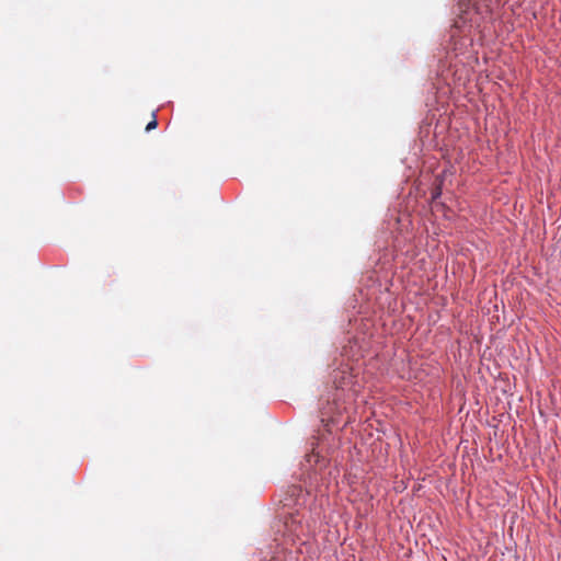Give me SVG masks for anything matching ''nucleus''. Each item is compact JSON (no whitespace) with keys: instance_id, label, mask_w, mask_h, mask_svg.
<instances>
[{"instance_id":"f257e3e1","label":"nucleus","mask_w":561,"mask_h":561,"mask_svg":"<svg viewBox=\"0 0 561 561\" xmlns=\"http://www.w3.org/2000/svg\"><path fill=\"white\" fill-rule=\"evenodd\" d=\"M353 375L346 369H337L334 371L333 382L337 389L351 385Z\"/></svg>"},{"instance_id":"f03ea898","label":"nucleus","mask_w":561,"mask_h":561,"mask_svg":"<svg viewBox=\"0 0 561 561\" xmlns=\"http://www.w3.org/2000/svg\"><path fill=\"white\" fill-rule=\"evenodd\" d=\"M158 126L156 114H152V119L147 124L146 131H150Z\"/></svg>"},{"instance_id":"7ed1b4c3","label":"nucleus","mask_w":561,"mask_h":561,"mask_svg":"<svg viewBox=\"0 0 561 561\" xmlns=\"http://www.w3.org/2000/svg\"><path fill=\"white\" fill-rule=\"evenodd\" d=\"M476 1H477V0H462V1L460 2V5H461V7H462V5H469L471 2H476Z\"/></svg>"},{"instance_id":"20e7f679","label":"nucleus","mask_w":561,"mask_h":561,"mask_svg":"<svg viewBox=\"0 0 561 561\" xmlns=\"http://www.w3.org/2000/svg\"><path fill=\"white\" fill-rule=\"evenodd\" d=\"M440 195V190L437 188L435 193L433 194V198H437Z\"/></svg>"}]
</instances>
